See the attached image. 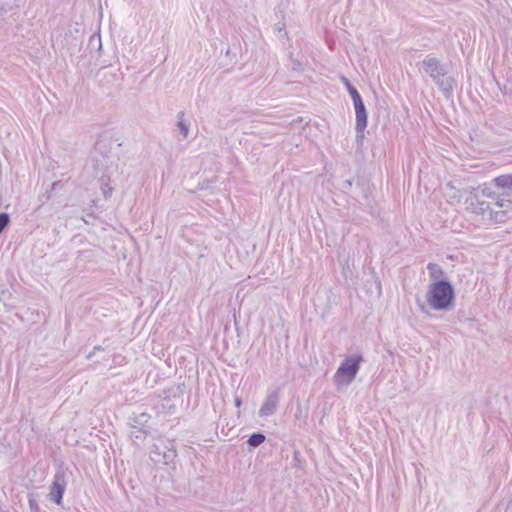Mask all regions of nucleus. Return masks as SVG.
<instances>
[{"mask_svg": "<svg viewBox=\"0 0 512 512\" xmlns=\"http://www.w3.org/2000/svg\"><path fill=\"white\" fill-rule=\"evenodd\" d=\"M489 196L485 189H475L465 199L466 209L484 224L504 222L505 211L496 210Z\"/></svg>", "mask_w": 512, "mask_h": 512, "instance_id": "1", "label": "nucleus"}, {"mask_svg": "<svg viewBox=\"0 0 512 512\" xmlns=\"http://www.w3.org/2000/svg\"><path fill=\"white\" fill-rule=\"evenodd\" d=\"M164 450L161 451V448L155 445L154 449L151 451V459L156 463L169 464L176 457V451L173 448V445L170 444V447L164 446Z\"/></svg>", "mask_w": 512, "mask_h": 512, "instance_id": "7", "label": "nucleus"}, {"mask_svg": "<svg viewBox=\"0 0 512 512\" xmlns=\"http://www.w3.org/2000/svg\"><path fill=\"white\" fill-rule=\"evenodd\" d=\"M57 185H58V182H54V183L52 184V189H55V187H56Z\"/></svg>", "mask_w": 512, "mask_h": 512, "instance_id": "21", "label": "nucleus"}, {"mask_svg": "<svg viewBox=\"0 0 512 512\" xmlns=\"http://www.w3.org/2000/svg\"><path fill=\"white\" fill-rule=\"evenodd\" d=\"M417 303H418V307H419L420 311L423 312V313H426L427 312V308H426L425 304L420 302L419 300L417 301Z\"/></svg>", "mask_w": 512, "mask_h": 512, "instance_id": "17", "label": "nucleus"}, {"mask_svg": "<svg viewBox=\"0 0 512 512\" xmlns=\"http://www.w3.org/2000/svg\"><path fill=\"white\" fill-rule=\"evenodd\" d=\"M10 217L7 213H0V234L9 225Z\"/></svg>", "mask_w": 512, "mask_h": 512, "instance_id": "16", "label": "nucleus"}, {"mask_svg": "<svg viewBox=\"0 0 512 512\" xmlns=\"http://www.w3.org/2000/svg\"><path fill=\"white\" fill-rule=\"evenodd\" d=\"M422 68L435 81L439 89L450 95L454 88V79L447 75L446 67L434 57H426L422 61Z\"/></svg>", "mask_w": 512, "mask_h": 512, "instance_id": "3", "label": "nucleus"}, {"mask_svg": "<svg viewBox=\"0 0 512 512\" xmlns=\"http://www.w3.org/2000/svg\"><path fill=\"white\" fill-rule=\"evenodd\" d=\"M6 294H8V295L10 296L9 291H7V290H2V291H1V294H0V301H1L2 299H4V298H5Z\"/></svg>", "mask_w": 512, "mask_h": 512, "instance_id": "18", "label": "nucleus"}, {"mask_svg": "<svg viewBox=\"0 0 512 512\" xmlns=\"http://www.w3.org/2000/svg\"><path fill=\"white\" fill-rule=\"evenodd\" d=\"M30 506H31V507H35V504H33V501H32V500H30Z\"/></svg>", "mask_w": 512, "mask_h": 512, "instance_id": "22", "label": "nucleus"}, {"mask_svg": "<svg viewBox=\"0 0 512 512\" xmlns=\"http://www.w3.org/2000/svg\"><path fill=\"white\" fill-rule=\"evenodd\" d=\"M342 81H343V83L345 84L346 88H348V87H349V85H352V84L350 83V81L348 80V78H346V77H342Z\"/></svg>", "mask_w": 512, "mask_h": 512, "instance_id": "20", "label": "nucleus"}, {"mask_svg": "<svg viewBox=\"0 0 512 512\" xmlns=\"http://www.w3.org/2000/svg\"><path fill=\"white\" fill-rule=\"evenodd\" d=\"M489 199L492 200L496 210H504L505 214L512 209V192L504 191L497 196L491 193Z\"/></svg>", "mask_w": 512, "mask_h": 512, "instance_id": "9", "label": "nucleus"}, {"mask_svg": "<svg viewBox=\"0 0 512 512\" xmlns=\"http://www.w3.org/2000/svg\"><path fill=\"white\" fill-rule=\"evenodd\" d=\"M347 90L352 98L353 104H357L358 102L363 101L359 92L357 91V89L354 86L349 85Z\"/></svg>", "mask_w": 512, "mask_h": 512, "instance_id": "15", "label": "nucleus"}, {"mask_svg": "<svg viewBox=\"0 0 512 512\" xmlns=\"http://www.w3.org/2000/svg\"><path fill=\"white\" fill-rule=\"evenodd\" d=\"M427 269L432 280L443 281L441 278L444 276V271L440 265L436 263H429L427 265Z\"/></svg>", "mask_w": 512, "mask_h": 512, "instance_id": "11", "label": "nucleus"}, {"mask_svg": "<svg viewBox=\"0 0 512 512\" xmlns=\"http://www.w3.org/2000/svg\"><path fill=\"white\" fill-rule=\"evenodd\" d=\"M356 114V137L357 139L364 138V131L367 127V111L363 101L354 104Z\"/></svg>", "mask_w": 512, "mask_h": 512, "instance_id": "6", "label": "nucleus"}, {"mask_svg": "<svg viewBox=\"0 0 512 512\" xmlns=\"http://www.w3.org/2000/svg\"><path fill=\"white\" fill-rule=\"evenodd\" d=\"M280 395L277 390L270 391L259 409L260 417H268L273 415L278 407Z\"/></svg>", "mask_w": 512, "mask_h": 512, "instance_id": "5", "label": "nucleus"}, {"mask_svg": "<svg viewBox=\"0 0 512 512\" xmlns=\"http://www.w3.org/2000/svg\"><path fill=\"white\" fill-rule=\"evenodd\" d=\"M234 403L236 407H240L242 405V400L239 397H236Z\"/></svg>", "mask_w": 512, "mask_h": 512, "instance_id": "19", "label": "nucleus"}, {"mask_svg": "<svg viewBox=\"0 0 512 512\" xmlns=\"http://www.w3.org/2000/svg\"><path fill=\"white\" fill-rule=\"evenodd\" d=\"M30 506H31V507H35V504H33V501H32V500H30Z\"/></svg>", "mask_w": 512, "mask_h": 512, "instance_id": "23", "label": "nucleus"}, {"mask_svg": "<svg viewBox=\"0 0 512 512\" xmlns=\"http://www.w3.org/2000/svg\"><path fill=\"white\" fill-rule=\"evenodd\" d=\"M100 349H101V347H100V346H96V347H94V350H100Z\"/></svg>", "mask_w": 512, "mask_h": 512, "instance_id": "24", "label": "nucleus"}, {"mask_svg": "<svg viewBox=\"0 0 512 512\" xmlns=\"http://www.w3.org/2000/svg\"><path fill=\"white\" fill-rule=\"evenodd\" d=\"M150 419V415L146 412H140V413H134V416L132 420L135 424L143 426L145 425Z\"/></svg>", "mask_w": 512, "mask_h": 512, "instance_id": "13", "label": "nucleus"}, {"mask_svg": "<svg viewBox=\"0 0 512 512\" xmlns=\"http://www.w3.org/2000/svg\"><path fill=\"white\" fill-rule=\"evenodd\" d=\"M496 181L499 185L508 189L506 192H512V175L499 177Z\"/></svg>", "mask_w": 512, "mask_h": 512, "instance_id": "14", "label": "nucleus"}, {"mask_svg": "<svg viewBox=\"0 0 512 512\" xmlns=\"http://www.w3.org/2000/svg\"><path fill=\"white\" fill-rule=\"evenodd\" d=\"M362 361L363 358L360 355L349 356L343 360L333 376L335 385L341 387L351 384L359 372Z\"/></svg>", "mask_w": 512, "mask_h": 512, "instance_id": "4", "label": "nucleus"}, {"mask_svg": "<svg viewBox=\"0 0 512 512\" xmlns=\"http://www.w3.org/2000/svg\"><path fill=\"white\" fill-rule=\"evenodd\" d=\"M265 441V435L262 433H253L247 443L252 447H258Z\"/></svg>", "mask_w": 512, "mask_h": 512, "instance_id": "12", "label": "nucleus"}, {"mask_svg": "<svg viewBox=\"0 0 512 512\" xmlns=\"http://www.w3.org/2000/svg\"><path fill=\"white\" fill-rule=\"evenodd\" d=\"M65 491V481L62 475L56 474L50 488L49 499L60 504Z\"/></svg>", "mask_w": 512, "mask_h": 512, "instance_id": "8", "label": "nucleus"}, {"mask_svg": "<svg viewBox=\"0 0 512 512\" xmlns=\"http://www.w3.org/2000/svg\"><path fill=\"white\" fill-rule=\"evenodd\" d=\"M427 304L435 311H449L454 307L455 292L449 281H433L426 293Z\"/></svg>", "mask_w": 512, "mask_h": 512, "instance_id": "2", "label": "nucleus"}, {"mask_svg": "<svg viewBox=\"0 0 512 512\" xmlns=\"http://www.w3.org/2000/svg\"><path fill=\"white\" fill-rule=\"evenodd\" d=\"M177 128L179 129V132L183 138L187 139L189 136L190 122L185 119L184 112H179L177 114Z\"/></svg>", "mask_w": 512, "mask_h": 512, "instance_id": "10", "label": "nucleus"}]
</instances>
